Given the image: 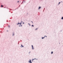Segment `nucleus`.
<instances>
[{
	"label": "nucleus",
	"mask_w": 63,
	"mask_h": 63,
	"mask_svg": "<svg viewBox=\"0 0 63 63\" xmlns=\"http://www.w3.org/2000/svg\"><path fill=\"white\" fill-rule=\"evenodd\" d=\"M19 24H20L19 25H21V23H18V24H17V25H19Z\"/></svg>",
	"instance_id": "1"
},
{
	"label": "nucleus",
	"mask_w": 63,
	"mask_h": 63,
	"mask_svg": "<svg viewBox=\"0 0 63 63\" xmlns=\"http://www.w3.org/2000/svg\"><path fill=\"white\" fill-rule=\"evenodd\" d=\"M29 62L30 63H32V62H31V60H30V61H29Z\"/></svg>",
	"instance_id": "2"
},
{
	"label": "nucleus",
	"mask_w": 63,
	"mask_h": 63,
	"mask_svg": "<svg viewBox=\"0 0 63 63\" xmlns=\"http://www.w3.org/2000/svg\"><path fill=\"white\" fill-rule=\"evenodd\" d=\"M32 49H34L33 46V45H32Z\"/></svg>",
	"instance_id": "3"
},
{
	"label": "nucleus",
	"mask_w": 63,
	"mask_h": 63,
	"mask_svg": "<svg viewBox=\"0 0 63 63\" xmlns=\"http://www.w3.org/2000/svg\"><path fill=\"white\" fill-rule=\"evenodd\" d=\"M21 46H22V47H24V46H23L22 45V44H21Z\"/></svg>",
	"instance_id": "4"
},
{
	"label": "nucleus",
	"mask_w": 63,
	"mask_h": 63,
	"mask_svg": "<svg viewBox=\"0 0 63 63\" xmlns=\"http://www.w3.org/2000/svg\"><path fill=\"white\" fill-rule=\"evenodd\" d=\"M45 37H42V39H43L44 38H45Z\"/></svg>",
	"instance_id": "5"
},
{
	"label": "nucleus",
	"mask_w": 63,
	"mask_h": 63,
	"mask_svg": "<svg viewBox=\"0 0 63 63\" xmlns=\"http://www.w3.org/2000/svg\"><path fill=\"white\" fill-rule=\"evenodd\" d=\"M41 8V7H40L39 8V9H40Z\"/></svg>",
	"instance_id": "6"
},
{
	"label": "nucleus",
	"mask_w": 63,
	"mask_h": 63,
	"mask_svg": "<svg viewBox=\"0 0 63 63\" xmlns=\"http://www.w3.org/2000/svg\"><path fill=\"white\" fill-rule=\"evenodd\" d=\"M61 19H63V17H62V18H61Z\"/></svg>",
	"instance_id": "7"
},
{
	"label": "nucleus",
	"mask_w": 63,
	"mask_h": 63,
	"mask_svg": "<svg viewBox=\"0 0 63 63\" xmlns=\"http://www.w3.org/2000/svg\"><path fill=\"white\" fill-rule=\"evenodd\" d=\"M1 7H3V6L2 5H1Z\"/></svg>",
	"instance_id": "8"
},
{
	"label": "nucleus",
	"mask_w": 63,
	"mask_h": 63,
	"mask_svg": "<svg viewBox=\"0 0 63 63\" xmlns=\"http://www.w3.org/2000/svg\"><path fill=\"white\" fill-rule=\"evenodd\" d=\"M53 53V52H52L51 53V54H52Z\"/></svg>",
	"instance_id": "9"
},
{
	"label": "nucleus",
	"mask_w": 63,
	"mask_h": 63,
	"mask_svg": "<svg viewBox=\"0 0 63 63\" xmlns=\"http://www.w3.org/2000/svg\"><path fill=\"white\" fill-rule=\"evenodd\" d=\"M37 29H38L36 28V29H35V30H36Z\"/></svg>",
	"instance_id": "10"
},
{
	"label": "nucleus",
	"mask_w": 63,
	"mask_h": 63,
	"mask_svg": "<svg viewBox=\"0 0 63 63\" xmlns=\"http://www.w3.org/2000/svg\"><path fill=\"white\" fill-rule=\"evenodd\" d=\"M28 24H29V25H30V24H29V23H28Z\"/></svg>",
	"instance_id": "11"
},
{
	"label": "nucleus",
	"mask_w": 63,
	"mask_h": 63,
	"mask_svg": "<svg viewBox=\"0 0 63 63\" xmlns=\"http://www.w3.org/2000/svg\"><path fill=\"white\" fill-rule=\"evenodd\" d=\"M32 27H34V26H33V25H32Z\"/></svg>",
	"instance_id": "12"
},
{
	"label": "nucleus",
	"mask_w": 63,
	"mask_h": 63,
	"mask_svg": "<svg viewBox=\"0 0 63 63\" xmlns=\"http://www.w3.org/2000/svg\"><path fill=\"white\" fill-rule=\"evenodd\" d=\"M47 37V36H45L44 37Z\"/></svg>",
	"instance_id": "13"
},
{
	"label": "nucleus",
	"mask_w": 63,
	"mask_h": 63,
	"mask_svg": "<svg viewBox=\"0 0 63 63\" xmlns=\"http://www.w3.org/2000/svg\"><path fill=\"white\" fill-rule=\"evenodd\" d=\"M31 22H32V23H33V22H32V21H31Z\"/></svg>",
	"instance_id": "14"
},
{
	"label": "nucleus",
	"mask_w": 63,
	"mask_h": 63,
	"mask_svg": "<svg viewBox=\"0 0 63 63\" xmlns=\"http://www.w3.org/2000/svg\"><path fill=\"white\" fill-rule=\"evenodd\" d=\"M31 22H32V23H33V22H32V21H31Z\"/></svg>",
	"instance_id": "15"
},
{
	"label": "nucleus",
	"mask_w": 63,
	"mask_h": 63,
	"mask_svg": "<svg viewBox=\"0 0 63 63\" xmlns=\"http://www.w3.org/2000/svg\"><path fill=\"white\" fill-rule=\"evenodd\" d=\"M60 2H59V4H60Z\"/></svg>",
	"instance_id": "16"
},
{
	"label": "nucleus",
	"mask_w": 63,
	"mask_h": 63,
	"mask_svg": "<svg viewBox=\"0 0 63 63\" xmlns=\"http://www.w3.org/2000/svg\"><path fill=\"white\" fill-rule=\"evenodd\" d=\"M34 60V59H32V60Z\"/></svg>",
	"instance_id": "17"
},
{
	"label": "nucleus",
	"mask_w": 63,
	"mask_h": 63,
	"mask_svg": "<svg viewBox=\"0 0 63 63\" xmlns=\"http://www.w3.org/2000/svg\"><path fill=\"white\" fill-rule=\"evenodd\" d=\"M24 24V23H23V24Z\"/></svg>",
	"instance_id": "18"
},
{
	"label": "nucleus",
	"mask_w": 63,
	"mask_h": 63,
	"mask_svg": "<svg viewBox=\"0 0 63 63\" xmlns=\"http://www.w3.org/2000/svg\"><path fill=\"white\" fill-rule=\"evenodd\" d=\"M18 2H19V1H18Z\"/></svg>",
	"instance_id": "19"
}]
</instances>
